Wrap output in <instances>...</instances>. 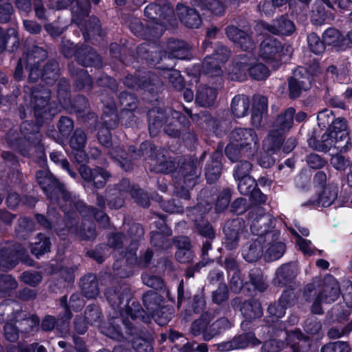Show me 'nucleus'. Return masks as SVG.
I'll return each instance as SVG.
<instances>
[{
	"instance_id": "obj_1",
	"label": "nucleus",
	"mask_w": 352,
	"mask_h": 352,
	"mask_svg": "<svg viewBox=\"0 0 352 352\" xmlns=\"http://www.w3.org/2000/svg\"><path fill=\"white\" fill-rule=\"evenodd\" d=\"M36 180L41 186L52 204L57 203L65 213L76 209L84 218L82 225L78 231L76 226H68L69 233L79 234L82 239H91L95 236V228L89 219L86 217H94L98 221L105 226L108 223V217L102 212L88 207L76 197H72L64 186L55 179L48 170H41L36 173Z\"/></svg>"
},
{
	"instance_id": "obj_2",
	"label": "nucleus",
	"mask_w": 352,
	"mask_h": 352,
	"mask_svg": "<svg viewBox=\"0 0 352 352\" xmlns=\"http://www.w3.org/2000/svg\"><path fill=\"white\" fill-rule=\"evenodd\" d=\"M106 296L115 311H119L120 317L112 316L109 322L99 327L100 332L111 339L122 341L124 337L122 332L120 324L124 326L126 333L132 334L133 322L135 320L142 318L144 311L140 305L135 301H129V291L124 289L122 292H117L114 289H109Z\"/></svg>"
},
{
	"instance_id": "obj_3",
	"label": "nucleus",
	"mask_w": 352,
	"mask_h": 352,
	"mask_svg": "<svg viewBox=\"0 0 352 352\" xmlns=\"http://www.w3.org/2000/svg\"><path fill=\"white\" fill-rule=\"evenodd\" d=\"M226 34L243 50L248 52L235 60L231 72L228 73L230 78L232 80L243 81L246 79L248 72L256 80H262L267 78L270 75L269 69L262 63H256V59L251 54V51L254 48V43L250 36L234 26L226 28Z\"/></svg>"
},
{
	"instance_id": "obj_4",
	"label": "nucleus",
	"mask_w": 352,
	"mask_h": 352,
	"mask_svg": "<svg viewBox=\"0 0 352 352\" xmlns=\"http://www.w3.org/2000/svg\"><path fill=\"white\" fill-rule=\"evenodd\" d=\"M250 219L252 220L250 229L256 238L243 246L242 254L248 262H254L260 258L263 253L265 233L274 226V219L270 214H264L261 208H256L251 212Z\"/></svg>"
},
{
	"instance_id": "obj_5",
	"label": "nucleus",
	"mask_w": 352,
	"mask_h": 352,
	"mask_svg": "<svg viewBox=\"0 0 352 352\" xmlns=\"http://www.w3.org/2000/svg\"><path fill=\"white\" fill-rule=\"evenodd\" d=\"M294 113L295 109L289 107L276 119L273 130L263 142V148L266 153L259 159L258 163L261 166L269 168L274 164L275 160L269 155L274 154L279 151L283 142V134L292 127Z\"/></svg>"
},
{
	"instance_id": "obj_6",
	"label": "nucleus",
	"mask_w": 352,
	"mask_h": 352,
	"mask_svg": "<svg viewBox=\"0 0 352 352\" xmlns=\"http://www.w3.org/2000/svg\"><path fill=\"white\" fill-rule=\"evenodd\" d=\"M38 126H33L29 122H24L21 127V131L24 135V139L12 140L10 134H8L7 141L10 146L19 151L23 155H30V151L36 150L39 153V157L42 162L46 160L43 147L41 145V135L38 133Z\"/></svg>"
},
{
	"instance_id": "obj_7",
	"label": "nucleus",
	"mask_w": 352,
	"mask_h": 352,
	"mask_svg": "<svg viewBox=\"0 0 352 352\" xmlns=\"http://www.w3.org/2000/svg\"><path fill=\"white\" fill-rule=\"evenodd\" d=\"M47 58V52L43 48L34 46L27 54V67L30 69L29 79L36 81L41 76L42 80L47 84H52L58 77V64L56 62L48 63L41 73L38 65Z\"/></svg>"
},
{
	"instance_id": "obj_8",
	"label": "nucleus",
	"mask_w": 352,
	"mask_h": 352,
	"mask_svg": "<svg viewBox=\"0 0 352 352\" xmlns=\"http://www.w3.org/2000/svg\"><path fill=\"white\" fill-rule=\"evenodd\" d=\"M322 145L316 149L326 150L334 147L340 152H346L351 147L346 122L344 119H333L327 131L322 136Z\"/></svg>"
},
{
	"instance_id": "obj_9",
	"label": "nucleus",
	"mask_w": 352,
	"mask_h": 352,
	"mask_svg": "<svg viewBox=\"0 0 352 352\" xmlns=\"http://www.w3.org/2000/svg\"><path fill=\"white\" fill-rule=\"evenodd\" d=\"M319 69L318 63L314 61L308 68L298 67L294 72L289 81V96L292 98H298L302 91H306L311 87L310 75H315Z\"/></svg>"
},
{
	"instance_id": "obj_10",
	"label": "nucleus",
	"mask_w": 352,
	"mask_h": 352,
	"mask_svg": "<svg viewBox=\"0 0 352 352\" xmlns=\"http://www.w3.org/2000/svg\"><path fill=\"white\" fill-rule=\"evenodd\" d=\"M50 91L47 89L34 90L32 96V102L34 105V115L38 125H41L43 120H51L57 113L58 109L50 108L48 100Z\"/></svg>"
},
{
	"instance_id": "obj_11",
	"label": "nucleus",
	"mask_w": 352,
	"mask_h": 352,
	"mask_svg": "<svg viewBox=\"0 0 352 352\" xmlns=\"http://www.w3.org/2000/svg\"><path fill=\"white\" fill-rule=\"evenodd\" d=\"M340 295V287L332 276H327L324 279L322 292L316 298L311 307V311L320 314L322 311V305L336 301Z\"/></svg>"
},
{
	"instance_id": "obj_12",
	"label": "nucleus",
	"mask_w": 352,
	"mask_h": 352,
	"mask_svg": "<svg viewBox=\"0 0 352 352\" xmlns=\"http://www.w3.org/2000/svg\"><path fill=\"white\" fill-rule=\"evenodd\" d=\"M145 16L156 21V27L153 28L155 37L160 36L165 30L166 21H169L170 17L173 15V10L168 4L160 7L158 5L151 3L144 10Z\"/></svg>"
},
{
	"instance_id": "obj_13",
	"label": "nucleus",
	"mask_w": 352,
	"mask_h": 352,
	"mask_svg": "<svg viewBox=\"0 0 352 352\" xmlns=\"http://www.w3.org/2000/svg\"><path fill=\"white\" fill-rule=\"evenodd\" d=\"M230 140L242 151L255 152L258 148V138L251 129H235L230 135Z\"/></svg>"
},
{
	"instance_id": "obj_14",
	"label": "nucleus",
	"mask_w": 352,
	"mask_h": 352,
	"mask_svg": "<svg viewBox=\"0 0 352 352\" xmlns=\"http://www.w3.org/2000/svg\"><path fill=\"white\" fill-rule=\"evenodd\" d=\"M230 56V52L224 47H220L212 55L204 58L202 63L203 72L208 76H220L222 65Z\"/></svg>"
},
{
	"instance_id": "obj_15",
	"label": "nucleus",
	"mask_w": 352,
	"mask_h": 352,
	"mask_svg": "<svg viewBox=\"0 0 352 352\" xmlns=\"http://www.w3.org/2000/svg\"><path fill=\"white\" fill-rule=\"evenodd\" d=\"M102 119L106 129H100L98 138L100 144L107 147L111 143V134L109 129L116 127L118 121L116 106L113 101H110L105 105Z\"/></svg>"
},
{
	"instance_id": "obj_16",
	"label": "nucleus",
	"mask_w": 352,
	"mask_h": 352,
	"mask_svg": "<svg viewBox=\"0 0 352 352\" xmlns=\"http://www.w3.org/2000/svg\"><path fill=\"white\" fill-rule=\"evenodd\" d=\"M271 227L265 233V242L267 243V247L264 256L267 261H272L280 258L285 251V245L280 241H277L278 232L276 230H272Z\"/></svg>"
},
{
	"instance_id": "obj_17",
	"label": "nucleus",
	"mask_w": 352,
	"mask_h": 352,
	"mask_svg": "<svg viewBox=\"0 0 352 352\" xmlns=\"http://www.w3.org/2000/svg\"><path fill=\"white\" fill-rule=\"evenodd\" d=\"M244 228V222L240 218L227 221L223 227L226 236L225 245L229 250L235 248L239 242V234Z\"/></svg>"
},
{
	"instance_id": "obj_18",
	"label": "nucleus",
	"mask_w": 352,
	"mask_h": 352,
	"mask_svg": "<svg viewBox=\"0 0 352 352\" xmlns=\"http://www.w3.org/2000/svg\"><path fill=\"white\" fill-rule=\"evenodd\" d=\"M296 294L293 289L285 290L277 303L271 304L268 307V313L271 317L280 318L284 316L285 309L294 305Z\"/></svg>"
},
{
	"instance_id": "obj_19",
	"label": "nucleus",
	"mask_w": 352,
	"mask_h": 352,
	"mask_svg": "<svg viewBox=\"0 0 352 352\" xmlns=\"http://www.w3.org/2000/svg\"><path fill=\"white\" fill-rule=\"evenodd\" d=\"M23 254L19 245L8 244L0 250V266L6 269L12 268Z\"/></svg>"
},
{
	"instance_id": "obj_20",
	"label": "nucleus",
	"mask_w": 352,
	"mask_h": 352,
	"mask_svg": "<svg viewBox=\"0 0 352 352\" xmlns=\"http://www.w3.org/2000/svg\"><path fill=\"white\" fill-rule=\"evenodd\" d=\"M86 140L87 138L85 133L79 129L75 130L70 139L69 144L74 151V158L79 164L86 162L88 159L87 155L83 150Z\"/></svg>"
},
{
	"instance_id": "obj_21",
	"label": "nucleus",
	"mask_w": 352,
	"mask_h": 352,
	"mask_svg": "<svg viewBox=\"0 0 352 352\" xmlns=\"http://www.w3.org/2000/svg\"><path fill=\"white\" fill-rule=\"evenodd\" d=\"M80 173L84 180L87 182H93L96 188H102L109 177V174L102 168H96L91 169L86 166H81L80 168Z\"/></svg>"
},
{
	"instance_id": "obj_22",
	"label": "nucleus",
	"mask_w": 352,
	"mask_h": 352,
	"mask_svg": "<svg viewBox=\"0 0 352 352\" xmlns=\"http://www.w3.org/2000/svg\"><path fill=\"white\" fill-rule=\"evenodd\" d=\"M282 48L281 43L273 37L264 39L260 45L259 56L265 60H275Z\"/></svg>"
},
{
	"instance_id": "obj_23",
	"label": "nucleus",
	"mask_w": 352,
	"mask_h": 352,
	"mask_svg": "<svg viewBox=\"0 0 352 352\" xmlns=\"http://www.w3.org/2000/svg\"><path fill=\"white\" fill-rule=\"evenodd\" d=\"M337 197V187L328 185L318 193L316 199L310 200V203L316 207H329L334 202Z\"/></svg>"
},
{
	"instance_id": "obj_24",
	"label": "nucleus",
	"mask_w": 352,
	"mask_h": 352,
	"mask_svg": "<svg viewBox=\"0 0 352 352\" xmlns=\"http://www.w3.org/2000/svg\"><path fill=\"white\" fill-rule=\"evenodd\" d=\"M177 12L181 22L186 26L197 28L201 25V18L195 10L189 8L183 4H178L177 6Z\"/></svg>"
},
{
	"instance_id": "obj_25",
	"label": "nucleus",
	"mask_w": 352,
	"mask_h": 352,
	"mask_svg": "<svg viewBox=\"0 0 352 352\" xmlns=\"http://www.w3.org/2000/svg\"><path fill=\"white\" fill-rule=\"evenodd\" d=\"M265 30L272 34H280L283 35H289L295 30V27L290 20L281 18L278 21H274L272 24L261 23Z\"/></svg>"
},
{
	"instance_id": "obj_26",
	"label": "nucleus",
	"mask_w": 352,
	"mask_h": 352,
	"mask_svg": "<svg viewBox=\"0 0 352 352\" xmlns=\"http://www.w3.org/2000/svg\"><path fill=\"white\" fill-rule=\"evenodd\" d=\"M212 320L211 315L208 313H205L201 316V317L196 320L191 326V333L194 336L202 335L203 338L206 341H209L206 338V334L211 332V324H210Z\"/></svg>"
},
{
	"instance_id": "obj_27",
	"label": "nucleus",
	"mask_w": 352,
	"mask_h": 352,
	"mask_svg": "<svg viewBox=\"0 0 352 352\" xmlns=\"http://www.w3.org/2000/svg\"><path fill=\"white\" fill-rule=\"evenodd\" d=\"M250 108V99L245 95L234 96L231 103V110L234 116L242 118L245 116Z\"/></svg>"
},
{
	"instance_id": "obj_28",
	"label": "nucleus",
	"mask_w": 352,
	"mask_h": 352,
	"mask_svg": "<svg viewBox=\"0 0 352 352\" xmlns=\"http://www.w3.org/2000/svg\"><path fill=\"white\" fill-rule=\"evenodd\" d=\"M217 97V91L214 88L200 87L196 95V102L202 107L212 105Z\"/></svg>"
},
{
	"instance_id": "obj_29",
	"label": "nucleus",
	"mask_w": 352,
	"mask_h": 352,
	"mask_svg": "<svg viewBox=\"0 0 352 352\" xmlns=\"http://www.w3.org/2000/svg\"><path fill=\"white\" fill-rule=\"evenodd\" d=\"M80 287L84 295L89 298H96L98 294L96 277L88 274L80 280Z\"/></svg>"
},
{
	"instance_id": "obj_30",
	"label": "nucleus",
	"mask_w": 352,
	"mask_h": 352,
	"mask_svg": "<svg viewBox=\"0 0 352 352\" xmlns=\"http://www.w3.org/2000/svg\"><path fill=\"white\" fill-rule=\"evenodd\" d=\"M259 343L254 334L248 333L235 338L230 343L226 344V349L228 350L243 349L248 346L250 344L257 345Z\"/></svg>"
},
{
	"instance_id": "obj_31",
	"label": "nucleus",
	"mask_w": 352,
	"mask_h": 352,
	"mask_svg": "<svg viewBox=\"0 0 352 352\" xmlns=\"http://www.w3.org/2000/svg\"><path fill=\"white\" fill-rule=\"evenodd\" d=\"M241 311L246 320L259 318L263 314L261 305L256 300L244 302L241 307Z\"/></svg>"
},
{
	"instance_id": "obj_32",
	"label": "nucleus",
	"mask_w": 352,
	"mask_h": 352,
	"mask_svg": "<svg viewBox=\"0 0 352 352\" xmlns=\"http://www.w3.org/2000/svg\"><path fill=\"white\" fill-rule=\"evenodd\" d=\"M238 170L236 173H234L235 179L238 181V189L242 195H251L255 189L256 183L254 178L250 175H243Z\"/></svg>"
},
{
	"instance_id": "obj_33",
	"label": "nucleus",
	"mask_w": 352,
	"mask_h": 352,
	"mask_svg": "<svg viewBox=\"0 0 352 352\" xmlns=\"http://www.w3.org/2000/svg\"><path fill=\"white\" fill-rule=\"evenodd\" d=\"M137 250V244L136 243H133L131 244V250L126 253L125 256L126 257V261L129 263L133 264V263H137L140 267H144L147 266V265L149 263L153 253L151 250H146L143 256L138 261L136 256H135V251Z\"/></svg>"
},
{
	"instance_id": "obj_34",
	"label": "nucleus",
	"mask_w": 352,
	"mask_h": 352,
	"mask_svg": "<svg viewBox=\"0 0 352 352\" xmlns=\"http://www.w3.org/2000/svg\"><path fill=\"white\" fill-rule=\"evenodd\" d=\"M50 244L48 237L39 234L31 244L32 253L38 258L42 254L50 251Z\"/></svg>"
},
{
	"instance_id": "obj_35",
	"label": "nucleus",
	"mask_w": 352,
	"mask_h": 352,
	"mask_svg": "<svg viewBox=\"0 0 352 352\" xmlns=\"http://www.w3.org/2000/svg\"><path fill=\"white\" fill-rule=\"evenodd\" d=\"M215 159L208 163L206 167V177L209 183L218 179L221 174V163L219 159L220 154H215Z\"/></svg>"
},
{
	"instance_id": "obj_36",
	"label": "nucleus",
	"mask_w": 352,
	"mask_h": 352,
	"mask_svg": "<svg viewBox=\"0 0 352 352\" xmlns=\"http://www.w3.org/2000/svg\"><path fill=\"white\" fill-rule=\"evenodd\" d=\"M290 231L295 236L296 243L305 256L316 254V252H318V254L321 253L320 250L315 248L311 241L302 238L299 234L297 233L296 230L290 228Z\"/></svg>"
},
{
	"instance_id": "obj_37",
	"label": "nucleus",
	"mask_w": 352,
	"mask_h": 352,
	"mask_svg": "<svg viewBox=\"0 0 352 352\" xmlns=\"http://www.w3.org/2000/svg\"><path fill=\"white\" fill-rule=\"evenodd\" d=\"M149 315H151L152 318L159 325L164 326L171 319L173 311L170 307L161 306L160 304L157 309L153 313H150Z\"/></svg>"
},
{
	"instance_id": "obj_38",
	"label": "nucleus",
	"mask_w": 352,
	"mask_h": 352,
	"mask_svg": "<svg viewBox=\"0 0 352 352\" xmlns=\"http://www.w3.org/2000/svg\"><path fill=\"white\" fill-rule=\"evenodd\" d=\"M232 326V322L226 318H221L211 324V332L206 334V338L211 340L216 336L230 329Z\"/></svg>"
},
{
	"instance_id": "obj_39",
	"label": "nucleus",
	"mask_w": 352,
	"mask_h": 352,
	"mask_svg": "<svg viewBox=\"0 0 352 352\" xmlns=\"http://www.w3.org/2000/svg\"><path fill=\"white\" fill-rule=\"evenodd\" d=\"M325 45L340 47L345 44L344 39L341 38L339 31L335 28L327 29L322 35Z\"/></svg>"
},
{
	"instance_id": "obj_40",
	"label": "nucleus",
	"mask_w": 352,
	"mask_h": 352,
	"mask_svg": "<svg viewBox=\"0 0 352 352\" xmlns=\"http://www.w3.org/2000/svg\"><path fill=\"white\" fill-rule=\"evenodd\" d=\"M294 276L293 266L290 264L284 265L276 271L275 284L284 285L290 281Z\"/></svg>"
},
{
	"instance_id": "obj_41",
	"label": "nucleus",
	"mask_w": 352,
	"mask_h": 352,
	"mask_svg": "<svg viewBox=\"0 0 352 352\" xmlns=\"http://www.w3.org/2000/svg\"><path fill=\"white\" fill-rule=\"evenodd\" d=\"M65 314L64 316V319H58L56 322L54 317L50 316H46L42 322L41 325L43 329L45 331H50L52 330L55 327V324H56L57 327H59L60 324L63 323L62 325L63 326L64 329L67 331L68 327L67 321L70 319L71 313L67 309H65Z\"/></svg>"
},
{
	"instance_id": "obj_42",
	"label": "nucleus",
	"mask_w": 352,
	"mask_h": 352,
	"mask_svg": "<svg viewBox=\"0 0 352 352\" xmlns=\"http://www.w3.org/2000/svg\"><path fill=\"white\" fill-rule=\"evenodd\" d=\"M142 300L148 314L153 313L162 302L161 296L153 291L145 293Z\"/></svg>"
},
{
	"instance_id": "obj_43",
	"label": "nucleus",
	"mask_w": 352,
	"mask_h": 352,
	"mask_svg": "<svg viewBox=\"0 0 352 352\" xmlns=\"http://www.w3.org/2000/svg\"><path fill=\"white\" fill-rule=\"evenodd\" d=\"M169 48L171 52L169 56L178 59H184L188 56V47L185 43L182 41H172L169 43Z\"/></svg>"
},
{
	"instance_id": "obj_44",
	"label": "nucleus",
	"mask_w": 352,
	"mask_h": 352,
	"mask_svg": "<svg viewBox=\"0 0 352 352\" xmlns=\"http://www.w3.org/2000/svg\"><path fill=\"white\" fill-rule=\"evenodd\" d=\"M309 50L315 54H320L324 51V43L321 41L318 35L311 33L307 36Z\"/></svg>"
},
{
	"instance_id": "obj_45",
	"label": "nucleus",
	"mask_w": 352,
	"mask_h": 352,
	"mask_svg": "<svg viewBox=\"0 0 352 352\" xmlns=\"http://www.w3.org/2000/svg\"><path fill=\"white\" fill-rule=\"evenodd\" d=\"M110 155L112 158L116 159L120 164L121 167L126 171H129L132 168V164L130 161H128L124 155H125L124 151L120 148H113Z\"/></svg>"
},
{
	"instance_id": "obj_46",
	"label": "nucleus",
	"mask_w": 352,
	"mask_h": 352,
	"mask_svg": "<svg viewBox=\"0 0 352 352\" xmlns=\"http://www.w3.org/2000/svg\"><path fill=\"white\" fill-rule=\"evenodd\" d=\"M17 283L10 275H3L0 277V295H5L8 291L16 289Z\"/></svg>"
},
{
	"instance_id": "obj_47",
	"label": "nucleus",
	"mask_w": 352,
	"mask_h": 352,
	"mask_svg": "<svg viewBox=\"0 0 352 352\" xmlns=\"http://www.w3.org/2000/svg\"><path fill=\"white\" fill-rule=\"evenodd\" d=\"M100 314V311L97 307L89 306L85 312V318L87 323L99 327Z\"/></svg>"
},
{
	"instance_id": "obj_48",
	"label": "nucleus",
	"mask_w": 352,
	"mask_h": 352,
	"mask_svg": "<svg viewBox=\"0 0 352 352\" xmlns=\"http://www.w3.org/2000/svg\"><path fill=\"white\" fill-rule=\"evenodd\" d=\"M120 100L121 104L124 106H129V109L124 108L122 113H124L127 117L131 118L133 115L131 112V109H133V107L135 106V98L133 96L128 93H121L120 96Z\"/></svg>"
},
{
	"instance_id": "obj_49",
	"label": "nucleus",
	"mask_w": 352,
	"mask_h": 352,
	"mask_svg": "<svg viewBox=\"0 0 352 352\" xmlns=\"http://www.w3.org/2000/svg\"><path fill=\"white\" fill-rule=\"evenodd\" d=\"M350 348L346 342H335L324 346L321 352H349Z\"/></svg>"
},
{
	"instance_id": "obj_50",
	"label": "nucleus",
	"mask_w": 352,
	"mask_h": 352,
	"mask_svg": "<svg viewBox=\"0 0 352 352\" xmlns=\"http://www.w3.org/2000/svg\"><path fill=\"white\" fill-rule=\"evenodd\" d=\"M13 12V8L8 0L0 1V22L5 23L10 20Z\"/></svg>"
},
{
	"instance_id": "obj_51",
	"label": "nucleus",
	"mask_w": 352,
	"mask_h": 352,
	"mask_svg": "<svg viewBox=\"0 0 352 352\" xmlns=\"http://www.w3.org/2000/svg\"><path fill=\"white\" fill-rule=\"evenodd\" d=\"M177 351H179L177 346H175L172 349V352H177ZM193 351H197L199 352H208V349L206 344H196L195 342H188L179 349V352H192Z\"/></svg>"
},
{
	"instance_id": "obj_52",
	"label": "nucleus",
	"mask_w": 352,
	"mask_h": 352,
	"mask_svg": "<svg viewBox=\"0 0 352 352\" xmlns=\"http://www.w3.org/2000/svg\"><path fill=\"white\" fill-rule=\"evenodd\" d=\"M317 119L319 126L324 128L333 122L334 115L331 110L325 109L318 113Z\"/></svg>"
},
{
	"instance_id": "obj_53",
	"label": "nucleus",
	"mask_w": 352,
	"mask_h": 352,
	"mask_svg": "<svg viewBox=\"0 0 352 352\" xmlns=\"http://www.w3.org/2000/svg\"><path fill=\"white\" fill-rule=\"evenodd\" d=\"M50 160L54 162L56 164H59L62 168L64 170H66L68 173L71 175L72 177H75L76 174L71 171L69 168V162L67 160L62 157V155L58 152H52L50 154Z\"/></svg>"
},
{
	"instance_id": "obj_54",
	"label": "nucleus",
	"mask_w": 352,
	"mask_h": 352,
	"mask_svg": "<svg viewBox=\"0 0 352 352\" xmlns=\"http://www.w3.org/2000/svg\"><path fill=\"white\" fill-rule=\"evenodd\" d=\"M142 281L144 284L154 289H160L163 286V282L159 276L147 273L142 275Z\"/></svg>"
},
{
	"instance_id": "obj_55",
	"label": "nucleus",
	"mask_w": 352,
	"mask_h": 352,
	"mask_svg": "<svg viewBox=\"0 0 352 352\" xmlns=\"http://www.w3.org/2000/svg\"><path fill=\"white\" fill-rule=\"evenodd\" d=\"M213 301L221 304L228 298V287L225 283H220L218 289L213 292Z\"/></svg>"
},
{
	"instance_id": "obj_56",
	"label": "nucleus",
	"mask_w": 352,
	"mask_h": 352,
	"mask_svg": "<svg viewBox=\"0 0 352 352\" xmlns=\"http://www.w3.org/2000/svg\"><path fill=\"white\" fill-rule=\"evenodd\" d=\"M327 73L331 74L333 77H334L335 79L340 83H345L349 79L348 70L343 69L339 73L337 68L333 65H331L327 68Z\"/></svg>"
},
{
	"instance_id": "obj_57",
	"label": "nucleus",
	"mask_w": 352,
	"mask_h": 352,
	"mask_svg": "<svg viewBox=\"0 0 352 352\" xmlns=\"http://www.w3.org/2000/svg\"><path fill=\"white\" fill-rule=\"evenodd\" d=\"M22 280L30 285L35 286L41 280V276L36 272H25L21 275Z\"/></svg>"
},
{
	"instance_id": "obj_58",
	"label": "nucleus",
	"mask_w": 352,
	"mask_h": 352,
	"mask_svg": "<svg viewBox=\"0 0 352 352\" xmlns=\"http://www.w3.org/2000/svg\"><path fill=\"white\" fill-rule=\"evenodd\" d=\"M230 202V193L229 190H224L218 197L216 204V210L218 212L226 209Z\"/></svg>"
},
{
	"instance_id": "obj_59",
	"label": "nucleus",
	"mask_w": 352,
	"mask_h": 352,
	"mask_svg": "<svg viewBox=\"0 0 352 352\" xmlns=\"http://www.w3.org/2000/svg\"><path fill=\"white\" fill-rule=\"evenodd\" d=\"M130 193L131 197L134 198L135 201H137L140 205L143 207H148L149 206V201L146 196L140 189L136 187H132L130 190Z\"/></svg>"
},
{
	"instance_id": "obj_60",
	"label": "nucleus",
	"mask_w": 352,
	"mask_h": 352,
	"mask_svg": "<svg viewBox=\"0 0 352 352\" xmlns=\"http://www.w3.org/2000/svg\"><path fill=\"white\" fill-rule=\"evenodd\" d=\"M74 128L73 121L67 117H62L59 120L58 129L63 136L68 135Z\"/></svg>"
},
{
	"instance_id": "obj_61",
	"label": "nucleus",
	"mask_w": 352,
	"mask_h": 352,
	"mask_svg": "<svg viewBox=\"0 0 352 352\" xmlns=\"http://www.w3.org/2000/svg\"><path fill=\"white\" fill-rule=\"evenodd\" d=\"M190 169L189 175H185L184 176V183L187 188H192L195 185V179L197 177V170L194 166V164H187L185 166V169Z\"/></svg>"
},
{
	"instance_id": "obj_62",
	"label": "nucleus",
	"mask_w": 352,
	"mask_h": 352,
	"mask_svg": "<svg viewBox=\"0 0 352 352\" xmlns=\"http://www.w3.org/2000/svg\"><path fill=\"white\" fill-rule=\"evenodd\" d=\"M241 152L246 153L245 151H242L240 147H236L235 144L231 141L226 148V154L232 162L236 161Z\"/></svg>"
},
{
	"instance_id": "obj_63",
	"label": "nucleus",
	"mask_w": 352,
	"mask_h": 352,
	"mask_svg": "<svg viewBox=\"0 0 352 352\" xmlns=\"http://www.w3.org/2000/svg\"><path fill=\"white\" fill-rule=\"evenodd\" d=\"M133 346L136 352H153L151 343L141 338H137Z\"/></svg>"
},
{
	"instance_id": "obj_64",
	"label": "nucleus",
	"mask_w": 352,
	"mask_h": 352,
	"mask_svg": "<svg viewBox=\"0 0 352 352\" xmlns=\"http://www.w3.org/2000/svg\"><path fill=\"white\" fill-rule=\"evenodd\" d=\"M283 347V342L277 340H270L262 346L263 352H278Z\"/></svg>"
}]
</instances>
